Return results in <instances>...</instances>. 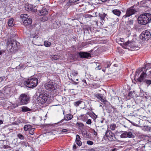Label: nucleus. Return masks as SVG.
<instances>
[{
  "instance_id": "obj_60",
  "label": "nucleus",
  "mask_w": 151,
  "mask_h": 151,
  "mask_svg": "<svg viewBox=\"0 0 151 151\" xmlns=\"http://www.w3.org/2000/svg\"><path fill=\"white\" fill-rule=\"evenodd\" d=\"M84 116V114H81V117H83V116Z\"/></svg>"
},
{
  "instance_id": "obj_26",
  "label": "nucleus",
  "mask_w": 151,
  "mask_h": 151,
  "mask_svg": "<svg viewBox=\"0 0 151 151\" xmlns=\"http://www.w3.org/2000/svg\"><path fill=\"white\" fill-rule=\"evenodd\" d=\"M5 92L7 94H10L13 92V89L10 87L7 88L5 90Z\"/></svg>"
},
{
  "instance_id": "obj_37",
  "label": "nucleus",
  "mask_w": 151,
  "mask_h": 151,
  "mask_svg": "<svg viewBox=\"0 0 151 151\" xmlns=\"http://www.w3.org/2000/svg\"><path fill=\"white\" fill-rule=\"evenodd\" d=\"M82 102V101H77L76 102H74V105L76 106H78Z\"/></svg>"
},
{
  "instance_id": "obj_31",
  "label": "nucleus",
  "mask_w": 151,
  "mask_h": 151,
  "mask_svg": "<svg viewBox=\"0 0 151 151\" xmlns=\"http://www.w3.org/2000/svg\"><path fill=\"white\" fill-rule=\"evenodd\" d=\"M120 137L122 138H125L127 137V132H124L120 135Z\"/></svg>"
},
{
  "instance_id": "obj_51",
  "label": "nucleus",
  "mask_w": 151,
  "mask_h": 151,
  "mask_svg": "<svg viewBox=\"0 0 151 151\" xmlns=\"http://www.w3.org/2000/svg\"><path fill=\"white\" fill-rule=\"evenodd\" d=\"M96 68L97 69V70H100L101 69V68H100V65H99Z\"/></svg>"
},
{
  "instance_id": "obj_14",
  "label": "nucleus",
  "mask_w": 151,
  "mask_h": 151,
  "mask_svg": "<svg viewBox=\"0 0 151 151\" xmlns=\"http://www.w3.org/2000/svg\"><path fill=\"white\" fill-rule=\"evenodd\" d=\"M147 76V74L145 72H142L141 73L140 77L137 79L138 81L139 82H143L145 79H144Z\"/></svg>"
},
{
  "instance_id": "obj_1",
  "label": "nucleus",
  "mask_w": 151,
  "mask_h": 151,
  "mask_svg": "<svg viewBox=\"0 0 151 151\" xmlns=\"http://www.w3.org/2000/svg\"><path fill=\"white\" fill-rule=\"evenodd\" d=\"M138 22L142 25H145L151 22V14L145 13L140 15L138 18Z\"/></svg>"
},
{
  "instance_id": "obj_55",
  "label": "nucleus",
  "mask_w": 151,
  "mask_h": 151,
  "mask_svg": "<svg viewBox=\"0 0 151 151\" xmlns=\"http://www.w3.org/2000/svg\"><path fill=\"white\" fill-rule=\"evenodd\" d=\"M110 65H111V64H108L107 67L108 68H109L110 66Z\"/></svg>"
},
{
  "instance_id": "obj_39",
  "label": "nucleus",
  "mask_w": 151,
  "mask_h": 151,
  "mask_svg": "<svg viewBox=\"0 0 151 151\" xmlns=\"http://www.w3.org/2000/svg\"><path fill=\"white\" fill-rule=\"evenodd\" d=\"M78 73L76 71H74L72 72V73H71L70 75L71 76H76Z\"/></svg>"
},
{
  "instance_id": "obj_23",
  "label": "nucleus",
  "mask_w": 151,
  "mask_h": 151,
  "mask_svg": "<svg viewBox=\"0 0 151 151\" xmlns=\"http://www.w3.org/2000/svg\"><path fill=\"white\" fill-rule=\"evenodd\" d=\"M112 13L115 15L119 17L120 15L121 12L117 9H114L112 10Z\"/></svg>"
},
{
  "instance_id": "obj_29",
  "label": "nucleus",
  "mask_w": 151,
  "mask_h": 151,
  "mask_svg": "<svg viewBox=\"0 0 151 151\" xmlns=\"http://www.w3.org/2000/svg\"><path fill=\"white\" fill-rule=\"evenodd\" d=\"M144 67L142 68H139L138 69H137L136 71V73H135V75H137V74L138 73V75H139V73L143 70V69H144Z\"/></svg>"
},
{
  "instance_id": "obj_34",
  "label": "nucleus",
  "mask_w": 151,
  "mask_h": 151,
  "mask_svg": "<svg viewBox=\"0 0 151 151\" xmlns=\"http://www.w3.org/2000/svg\"><path fill=\"white\" fill-rule=\"evenodd\" d=\"M127 137L132 138L133 136L132 133L131 132H127Z\"/></svg>"
},
{
  "instance_id": "obj_22",
  "label": "nucleus",
  "mask_w": 151,
  "mask_h": 151,
  "mask_svg": "<svg viewBox=\"0 0 151 151\" xmlns=\"http://www.w3.org/2000/svg\"><path fill=\"white\" fill-rule=\"evenodd\" d=\"M73 117L72 115L70 114H68L64 116V119L65 120H71Z\"/></svg>"
},
{
  "instance_id": "obj_47",
  "label": "nucleus",
  "mask_w": 151,
  "mask_h": 151,
  "mask_svg": "<svg viewBox=\"0 0 151 151\" xmlns=\"http://www.w3.org/2000/svg\"><path fill=\"white\" fill-rule=\"evenodd\" d=\"M147 70L146 73V74H147V75H148V76L150 75L151 76V70L150 71H149V72H147Z\"/></svg>"
},
{
  "instance_id": "obj_48",
  "label": "nucleus",
  "mask_w": 151,
  "mask_h": 151,
  "mask_svg": "<svg viewBox=\"0 0 151 151\" xmlns=\"http://www.w3.org/2000/svg\"><path fill=\"white\" fill-rule=\"evenodd\" d=\"M93 133L94 135L96 137L97 136V133L94 130H93Z\"/></svg>"
},
{
  "instance_id": "obj_46",
  "label": "nucleus",
  "mask_w": 151,
  "mask_h": 151,
  "mask_svg": "<svg viewBox=\"0 0 151 151\" xmlns=\"http://www.w3.org/2000/svg\"><path fill=\"white\" fill-rule=\"evenodd\" d=\"M91 120L90 119H88L86 122V123L88 124H91Z\"/></svg>"
},
{
  "instance_id": "obj_43",
  "label": "nucleus",
  "mask_w": 151,
  "mask_h": 151,
  "mask_svg": "<svg viewBox=\"0 0 151 151\" xmlns=\"http://www.w3.org/2000/svg\"><path fill=\"white\" fill-rule=\"evenodd\" d=\"M87 144L88 145H92L93 144V143L92 141L88 140L87 141Z\"/></svg>"
},
{
  "instance_id": "obj_18",
  "label": "nucleus",
  "mask_w": 151,
  "mask_h": 151,
  "mask_svg": "<svg viewBox=\"0 0 151 151\" xmlns=\"http://www.w3.org/2000/svg\"><path fill=\"white\" fill-rule=\"evenodd\" d=\"M39 15H45L48 13V11L46 8H43L41 10L39 11Z\"/></svg>"
},
{
  "instance_id": "obj_57",
  "label": "nucleus",
  "mask_w": 151,
  "mask_h": 151,
  "mask_svg": "<svg viewBox=\"0 0 151 151\" xmlns=\"http://www.w3.org/2000/svg\"><path fill=\"white\" fill-rule=\"evenodd\" d=\"M147 65H148V66H150V67L151 68V64H148Z\"/></svg>"
},
{
  "instance_id": "obj_30",
  "label": "nucleus",
  "mask_w": 151,
  "mask_h": 151,
  "mask_svg": "<svg viewBox=\"0 0 151 151\" xmlns=\"http://www.w3.org/2000/svg\"><path fill=\"white\" fill-rule=\"evenodd\" d=\"M17 137L21 140H24V136L21 134H18L17 135Z\"/></svg>"
},
{
  "instance_id": "obj_6",
  "label": "nucleus",
  "mask_w": 151,
  "mask_h": 151,
  "mask_svg": "<svg viewBox=\"0 0 151 151\" xmlns=\"http://www.w3.org/2000/svg\"><path fill=\"white\" fill-rule=\"evenodd\" d=\"M48 95L45 92H43L39 95L37 100L38 102L42 104L45 103L48 99Z\"/></svg>"
},
{
  "instance_id": "obj_40",
  "label": "nucleus",
  "mask_w": 151,
  "mask_h": 151,
  "mask_svg": "<svg viewBox=\"0 0 151 151\" xmlns=\"http://www.w3.org/2000/svg\"><path fill=\"white\" fill-rule=\"evenodd\" d=\"M34 129L33 128H31L30 130L29 131V133L32 135H33L34 134Z\"/></svg>"
},
{
  "instance_id": "obj_33",
  "label": "nucleus",
  "mask_w": 151,
  "mask_h": 151,
  "mask_svg": "<svg viewBox=\"0 0 151 151\" xmlns=\"http://www.w3.org/2000/svg\"><path fill=\"white\" fill-rule=\"evenodd\" d=\"M51 43L50 42L47 41H45L44 42V45L46 47H49L51 45Z\"/></svg>"
},
{
  "instance_id": "obj_53",
  "label": "nucleus",
  "mask_w": 151,
  "mask_h": 151,
  "mask_svg": "<svg viewBox=\"0 0 151 151\" xmlns=\"http://www.w3.org/2000/svg\"><path fill=\"white\" fill-rule=\"evenodd\" d=\"M76 145H74L73 146V149H76Z\"/></svg>"
},
{
  "instance_id": "obj_56",
  "label": "nucleus",
  "mask_w": 151,
  "mask_h": 151,
  "mask_svg": "<svg viewBox=\"0 0 151 151\" xmlns=\"http://www.w3.org/2000/svg\"><path fill=\"white\" fill-rule=\"evenodd\" d=\"M101 1L103 2H105L107 1V0H101Z\"/></svg>"
},
{
  "instance_id": "obj_41",
  "label": "nucleus",
  "mask_w": 151,
  "mask_h": 151,
  "mask_svg": "<svg viewBox=\"0 0 151 151\" xmlns=\"http://www.w3.org/2000/svg\"><path fill=\"white\" fill-rule=\"evenodd\" d=\"M133 20H130L129 21L128 24L130 25V27L131 28L133 27Z\"/></svg>"
},
{
  "instance_id": "obj_59",
  "label": "nucleus",
  "mask_w": 151,
  "mask_h": 151,
  "mask_svg": "<svg viewBox=\"0 0 151 151\" xmlns=\"http://www.w3.org/2000/svg\"><path fill=\"white\" fill-rule=\"evenodd\" d=\"M44 18H45V20H47V18L46 17H43L42 18V19H43Z\"/></svg>"
},
{
  "instance_id": "obj_4",
  "label": "nucleus",
  "mask_w": 151,
  "mask_h": 151,
  "mask_svg": "<svg viewBox=\"0 0 151 151\" xmlns=\"http://www.w3.org/2000/svg\"><path fill=\"white\" fill-rule=\"evenodd\" d=\"M122 46L125 49H130L132 48L133 50H137L139 47L135 45L134 42H131L129 41L123 43Z\"/></svg>"
},
{
  "instance_id": "obj_16",
  "label": "nucleus",
  "mask_w": 151,
  "mask_h": 151,
  "mask_svg": "<svg viewBox=\"0 0 151 151\" xmlns=\"http://www.w3.org/2000/svg\"><path fill=\"white\" fill-rule=\"evenodd\" d=\"M106 14L104 13H99V17L101 21V22L104 23L105 22V18Z\"/></svg>"
},
{
  "instance_id": "obj_27",
  "label": "nucleus",
  "mask_w": 151,
  "mask_h": 151,
  "mask_svg": "<svg viewBox=\"0 0 151 151\" xmlns=\"http://www.w3.org/2000/svg\"><path fill=\"white\" fill-rule=\"evenodd\" d=\"M31 111V109L26 106H23L22 107V111L25 112Z\"/></svg>"
},
{
  "instance_id": "obj_19",
  "label": "nucleus",
  "mask_w": 151,
  "mask_h": 151,
  "mask_svg": "<svg viewBox=\"0 0 151 151\" xmlns=\"http://www.w3.org/2000/svg\"><path fill=\"white\" fill-rule=\"evenodd\" d=\"M81 138L80 136L78 134L76 135V143L79 146H80L82 145V142L80 141Z\"/></svg>"
},
{
  "instance_id": "obj_7",
  "label": "nucleus",
  "mask_w": 151,
  "mask_h": 151,
  "mask_svg": "<svg viewBox=\"0 0 151 151\" xmlns=\"http://www.w3.org/2000/svg\"><path fill=\"white\" fill-rule=\"evenodd\" d=\"M45 88L49 91H53L57 88L56 84L54 82H49L46 83L45 85Z\"/></svg>"
},
{
  "instance_id": "obj_44",
  "label": "nucleus",
  "mask_w": 151,
  "mask_h": 151,
  "mask_svg": "<svg viewBox=\"0 0 151 151\" xmlns=\"http://www.w3.org/2000/svg\"><path fill=\"white\" fill-rule=\"evenodd\" d=\"M93 16L91 15H89L88 14H86L85 15V17L86 18H91Z\"/></svg>"
},
{
  "instance_id": "obj_25",
  "label": "nucleus",
  "mask_w": 151,
  "mask_h": 151,
  "mask_svg": "<svg viewBox=\"0 0 151 151\" xmlns=\"http://www.w3.org/2000/svg\"><path fill=\"white\" fill-rule=\"evenodd\" d=\"M32 128V126L30 124H26L24 126V129L25 131H29Z\"/></svg>"
},
{
  "instance_id": "obj_15",
  "label": "nucleus",
  "mask_w": 151,
  "mask_h": 151,
  "mask_svg": "<svg viewBox=\"0 0 151 151\" xmlns=\"http://www.w3.org/2000/svg\"><path fill=\"white\" fill-rule=\"evenodd\" d=\"M32 19L30 18H28L23 22V24L24 26L27 27L30 25L32 24Z\"/></svg>"
},
{
  "instance_id": "obj_28",
  "label": "nucleus",
  "mask_w": 151,
  "mask_h": 151,
  "mask_svg": "<svg viewBox=\"0 0 151 151\" xmlns=\"http://www.w3.org/2000/svg\"><path fill=\"white\" fill-rule=\"evenodd\" d=\"M31 37H33V38L32 42H33L34 44L36 45V44H35V43L36 42V40H37V39L38 38V36L36 35H35L33 37L32 36Z\"/></svg>"
},
{
  "instance_id": "obj_38",
  "label": "nucleus",
  "mask_w": 151,
  "mask_h": 151,
  "mask_svg": "<svg viewBox=\"0 0 151 151\" xmlns=\"http://www.w3.org/2000/svg\"><path fill=\"white\" fill-rule=\"evenodd\" d=\"M76 126L78 127H82L84 126V125L82 123L80 122H78L76 123Z\"/></svg>"
},
{
  "instance_id": "obj_42",
  "label": "nucleus",
  "mask_w": 151,
  "mask_h": 151,
  "mask_svg": "<svg viewBox=\"0 0 151 151\" xmlns=\"http://www.w3.org/2000/svg\"><path fill=\"white\" fill-rule=\"evenodd\" d=\"M59 56L58 55H55L53 57V59L55 60H57L59 58Z\"/></svg>"
},
{
  "instance_id": "obj_8",
  "label": "nucleus",
  "mask_w": 151,
  "mask_h": 151,
  "mask_svg": "<svg viewBox=\"0 0 151 151\" xmlns=\"http://www.w3.org/2000/svg\"><path fill=\"white\" fill-rule=\"evenodd\" d=\"M150 36V32L147 30L143 32L140 35V39L143 41L147 40Z\"/></svg>"
},
{
  "instance_id": "obj_52",
  "label": "nucleus",
  "mask_w": 151,
  "mask_h": 151,
  "mask_svg": "<svg viewBox=\"0 0 151 151\" xmlns=\"http://www.w3.org/2000/svg\"><path fill=\"white\" fill-rule=\"evenodd\" d=\"M3 78H4V77H0V82H1V81H2L3 79Z\"/></svg>"
},
{
  "instance_id": "obj_32",
  "label": "nucleus",
  "mask_w": 151,
  "mask_h": 151,
  "mask_svg": "<svg viewBox=\"0 0 151 151\" xmlns=\"http://www.w3.org/2000/svg\"><path fill=\"white\" fill-rule=\"evenodd\" d=\"M82 134L83 136L85 137H88L89 136V134L86 131H83L82 132Z\"/></svg>"
},
{
  "instance_id": "obj_20",
  "label": "nucleus",
  "mask_w": 151,
  "mask_h": 151,
  "mask_svg": "<svg viewBox=\"0 0 151 151\" xmlns=\"http://www.w3.org/2000/svg\"><path fill=\"white\" fill-rule=\"evenodd\" d=\"M28 17V15L26 14H22L20 16V18L22 19V22H24Z\"/></svg>"
},
{
  "instance_id": "obj_5",
  "label": "nucleus",
  "mask_w": 151,
  "mask_h": 151,
  "mask_svg": "<svg viewBox=\"0 0 151 151\" xmlns=\"http://www.w3.org/2000/svg\"><path fill=\"white\" fill-rule=\"evenodd\" d=\"M29 96L25 94H22L19 98V103L22 105L27 104L29 102Z\"/></svg>"
},
{
  "instance_id": "obj_13",
  "label": "nucleus",
  "mask_w": 151,
  "mask_h": 151,
  "mask_svg": "<svg viewBox=\"0 0 151 151\" xmlns=\"http://www.w3.org/2000/svg\"><path fill=\"white\" fill-rule=\"evenodd\" d=\"M35 9H32V6L31 4H28L27 5H26L25 6V9L26 10L28 11H32V12H35L36 10H37V9H36V7H35Z\"/></svg>"
},
{
  "instance_id": "obj_35",
  "label": "nucleus",
  "mask_w": 151,
  "mask_h": 151,
  "mask_svg": "<svg viewBox=\"0 0 151 151\" xmlns=\"http://www.w3.org/2000/svg\"><path fill=\"white\" fill-rule=\"evenodd\" d=\"M143 82L146 83L148 85L151 84V80L145 79Z\"/></svg>"
},
{
  "instance_id": "obj_9",
  "label": "nucleus",
  "mask_w": 151,
  "mask_h": 151,
  "mask_svg": "<svg viewBox=\"0 0 151 151\" xmlns=\"http://www.w3.org/2000/svg\"><path fill=\"white\" fill-rule=\"evenodd\" d=\"M136 12V10L134 9V8L131 7L127 9L126 14L123 16V17L125 18L130 17L134 14Z\"/></svg>"
},
{
  "instance_id": "obj_61",
  "label": "nucleus",
  "mask_w": 151,
  "mask_h": 151,
  "mask_svg": "<svg viewBox=\"0 0 151 151\" xmlns=\"http://www.w3.org/2000/svg\"><path fill=\"white\" fill-rule=\"evenodd\" d=\"M95 22H96V24L97 25H98V22L97 21H95Z\"/></svg>"
},
{
  "instance_id": "obj_36",
  "label": "nucleus",
  "mask_w": 151,
  "mask_h": 151,
  "mask_svg": "<svg viewBox=\"0 0 151 151\" xmlns=\"http://www.w3.org/2000/svg\"><path fill=\"white\" fill-rule=\"evenodd\" d=\"M116 127V125L115 124H111L110 125V128L112 130H114L115 129Z\"/></svg>"
},
{
  "instance_id": "obj_11",
  "label": "nucleus",
  "mask_w": 151,
  "mask_h": 151,
  "mask_svg": "<svg viewBox=\"0 0 151 151\" xmlns=\"http://www.w3.org/2000/svg\"><path fill=\"white\" fill-rule=\"evenodd\" d=\"M105 136H106L107 139L109 140L112 141L114 140V134L111 131L107 130L105 132Z\"/></svg>"
},
{
  "instance_id": "obj_63",
  "label": "nucleus",
  "mask_w": 151,
  "mask_h": 151,
  "mask_svg": "<svg viewBox=\"0 0 151 151\" xmlns=\"http://www.w3.org/2000/svg\"><path fill=\"white\" fill-rule=\"evenodd\" d=\"M2 54V52L1 51H0V55Z\"/></svg>"
},
{
  "instance_id": "obj_10",
  "label": "nucleus",
  "mask_w": 151,
  "mask_h": 151,
  "mask_svg": "<svg viewBox=\"0 0 151 151\" xmlns=\"http://www.w3.org/2000/svg\"><path fill=\"white\" fill-rule=\"evenodd\" d=\"M95 96L96 98L99 100L101 102L105 104L107 101L106 100L105 96L103 94L99 93H96Z\"/></svg>"
},
{
  "instance_id": "obj_3",
  "label": "nucleus",
  "mask_w": 151,
  "mask_h": 151,
  "mask_svg": "<svg viewBox=\"0 0 151 151\" xmlns=\"http://www.w3.org/2000/svg\"><path fill=\"white\" fill-rule=\"evenodd\" d=\"M38 83V79L36 78H33L24 81V84L27 87L34 88L37 86Z\"/></svg>"
},
{
  "instance_id": "obj_49",
  "label": "nucleus",
  "mask_w": 151,
  "mask_h": 151,
  "mask_svg": "<svg viewBox=\"0 0 151 151\" xmlns=\"http://www.w3.org/2000/svg\"><path fill=\"white\" fill-rule=\"evenodd\" d=\"M67 131L68 130L67 129H63L62 130L61 132H67Z\"/></svg>"
},
{
  "instance_id": "obj_17",
  "label": "nucleus",
  "mask_w": 151,
  "mask_h": 151,
  "mask_svg": "<svg viewBox=\"0 0 151 151\" xmlns=\"http://www.w3.org/2000/svg\"><path fill=\"white\" fill-rule=\"evenodd\" d=\"M60 25V24L58 21H55L52 25V27L53 28L57 29L59 28Z\"/></svg>"
},
{
  "instance_id": "obj_64",
  "label": "nucleus",
  "mask_w": 151,
  "mask_h": 151,
  "mask_svg": "<svg viewBox=\"0 0 151 151\" xmlns=\"http://www.w3.org/2000/svg\"><path fill=\"white\" fill-rule=\"evenodd\" d=\"M63 114L64 115V114H65V111H63Z\"/></svg>"
},
{
  "instance_id": "obj_24",
  "label": "nucleus",
  "mask_w": 151,
  "mask_h": 151,
  "mask_svg": "<svg viewBox=\"0 0 151 151\" xmlns=\"http://www.w3.org/2000/svg\"><path fill=\"white\" fill-rule=\"evenodd\" d=\"M142 129L143 130L145 131H151V127L149 126H143Z\"/></svg>"
},
{
  "instance_id": "obj_58",
  "label": "nucleus",
  "mask_w": 151,
  "mask_h": 151,
  "mask_svg": "<svg viewBox=\"0 0 151 151\" xmlns=\"http://www.w3.org/2000/svg\"><path fill=\"white\" fill-rule=\"evenodd\" d=\"M3 122L2 120H0V124H1L3 123Z\"/></svg>"
},
{
  "instance_id": "obj_12",
  "label": "nucleus",
  "mask_w": 151,
  "mask_h": 151,
  "mask_svg": "<svg viewBox=\"0 0 151 151\" xmlns=\"http://www.w3.org/2000/svg\"><path fill=\"white\" fill-rule=\"evenodd\" d=\"M78 55L81 58H88L91 56L90 53L86 52H80Z\"/></svg>"
},
{
  "instance_id": "obj_50",
  "label": "nucleus",
  "mask_w": 151,
  "mask_h": 151,
  "mask_svg": "<svg viewBox=\"0 0 151 151\" xmlns=\"http://www.w3.org/2000/svg\"><path fill=\"white\" fill-rule=\"evenodd\" d=\"M86 151H95V150L93 149H91L87 150Z\"/></svg>"
},
{
  "instance_id": "obj_45",
  "label": "nucleus",
  "mask_w": 151,
  "mask_h": 151,
  "mask_svg": "<svg viewBox=\"0 0 151 151\" xmlns=\"http://www.w3.org/2000/svg\"><path fill=\"white\" fill-rule=\"evenodd\" d=\"M82 82H83V86H86L88 85L86 83V81L85 80H82Z\"/></svg>"
},
{
  "instance_id": "obj_2",
  "label": "nucleus",
  "mask_w": 151,
  "mask_h": 151,
  "mask_svg": "<svg viewBox=\"0 0 151 151\" xmlns=\"http://www.w3.org/2000/svg\"><path fill=\"white\" fill-rule=\"evenodd\" d=\"M7 50L11 52H14L17 49V45L16 41L14 40H8L7 42Z\"/></svg>"
},
{
  "instance_id": "obj_21",
  "label": "nucleus",
  "mask_w": 151,
  "mask_h": 151,
  "mask_svg": "<svg viewBox=\"0 0 151 151\" xmlns=\"http://www.w3.org/2000/svg\"><path fill=\"white\" fill-rule=\"evenodd\" d=\"M14 19L13 18H11L9 19L7 22V24L10 27H12L14 25L13 23Z\"/></svg>"
},
{
  "instance_id": "obj_62",
  "label": "nucleus",
  "mask_w": 151,
  "mask_h": 151,
  "mask_svg": "<svg viewBox=\"0 0 151 151\" xmlns=\"http://www.w3.org/2000/svg\"><path fill=\"white\" fill-rule=\"evenodd\" d=\"M89 112H87L86 113V114H89Z\"/></svg>"
},
{
  "instance_id": "obj_54",
  "label": "nucleus",
  "mask_w": 151,
  "mask_h": 151,
  "mask_svg": "<svg viewBox=\"0 0 151 151\" xmlns=\"http://www.w3.org/2000/svg\"><path fill=\"white\" fill-rule=\"evenodd\" d=\"M120 40L122 42H124V39L123 38H120Z\"/></svg>"
}]
</instances>
